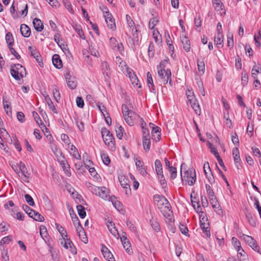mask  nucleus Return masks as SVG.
<instances>
[{
  "label": "nucleus",
  "instance_id": "nucleus-1",
  "mask_svg": "<svg viewBox=\"0 0 261 261\" xmlns=\"http://www.w3.org/2000/svg\"><path fill=\"white\" fill-rule=\"evenodd\" d=\"M56 225L57 229L62 237V238L60 239L61 245L66 249L69 248L70 251L73 254H76V249L74 247L72 241L69 238H68V236L66 230H65L64 228L60 224L56 223Z\"/></svg>",
  "mask_w": 261,
  "mask_h": 261
},
{
  "label": "nucleus",
  "instance_id": "nucleus-2",
  "mask_svg": "<svg viewBox=\"0 0 261 261\" xmlns=\"http://www.w3.org/2000/svg\"><path fill=\"white\" fill-rule=\"evenodd\" d=\"M10 72L13 77L17 81L20 80L24 76V74H26L25 68L20 64L11 66Z\"/></svg>",
  "mask_w": 261,
  "mask_h": 261
},
{
  "label": "nucleus",
  "instance_id": "nucleus-3",
  "mask_svg": "<svg viewBox=\"0 0 261 261\" xmlns=\"http://www.w3.org/2000/svg\"><path fill=\"white\" fill-rule=\"evenodd\" d=\"M89 188L93 194L99 196L103 199L108 200L110 197L109 190L105 187H99L91 185L89 186Z\"/></svg>",
  "mask_w": 261,
  "mask_h": 261
},
{
  "label": "nucleus",
  "instance_id": "nucleus-4",
  "mask_svg": "<svg viewBox=\"0 0 261 261\" xmlns=\"http://www.w3.org/2000/svg\"><path fill=\"white\" fill-rule=\"evenodd\" d=\"M153 198L155 204L161 212L162 210H164V209L171 206L170 203L165 196L160 195H155Z\"/></svg>",
  "mask_w": 261,
  "mask_h": 261
},
{
  "label": "nucleus",
  "instance_id": "nucleus-5",
  "mask_svg": "<svg viewBox=\"0 0 261 261\" xmlns=\"http://www.w3.org/2000/svg\"><path fill=\"white\" fill-rule=\"evenodd\" d=\"M171 77V72L169 69H159L158 70V80L160 85H165L168 83L169 79Z\"/></svg>",
  "mask_w": 261,
  "mask_h": 261
},
{
  "label": "nucleus",
  "instance_id": "nucleus-6",
  "mask_svg": "<svg viewBox=\"0 0 261 261\" xmlns=\"http://www.w3.org/2000/svg\"><path fill=\"white\" fill-rule=\"evenodd\" d=\"M101 133L103 140L106 145H114L115 141L113 135L107 128L102 127Z\"/></svg>",
  "mask_w": 261,
  "mask_h": 261
},
{
  "label": "nucleus",
  "instance_id": "nucleus-7",
  "mask_svg": "<svg viewBox=\"0 0 261 261\" xmlns=\"http://www.w3.org/2000/svg\"><path fill=\"white\" fill-rule=\"evenodd\" d=\"M104 16L108 27L112 30H115L116 24L115 20L113 18L112 14L109 12H106Z\"/></svg>",
  "mask_w": 261,
  "mask_h": 261
},
{
  "label": "nucleus",
  "instance_id": "nucleus-8",
  "mask_svg": "<svg viewBox=\"0 0 261 261\" xmlns=\"http://www.w3.org/2000/svg\"><path fill=\"white\" fill-rule=\"evenodd\" d=\"M166 219V222L168 223H172L174 222V219L173 217L172 211H171V207L166 208L162 210L161 212Z\"/></svg>",
  "mask_w": 261,
  "mask_h": 261
},
{
  "label": "nucleus",
  "instance_id": "nucleus-9",
  "mask_svg": "<svg viewBox=\"0 0 261 261\" xmlns=\"http://www.w3.org/2000/svg\"><path fill=\"white\" fill-rule=\"evenodd\" d=\"M110 44L112 49L116 51L121 52L123 50V45L122 43H119L115 38L110 39Z\"/></svg>",
  "mask_w": 261,
  "mask_h": 261
},
{
  "label": "nucleus",
  "instance_id": "nucleus-10",
  "mask_svg": "<svg viewBox=\"0 0 261 261\" xmlns=\"http://www.w3.org/2000/svg\"><path fill=\"white\" fill-rule=\"evenodd\" d=\"M67 86L71 89H74L76 87V83L75 81V77L70 74L69 73H66L64 75Z\"/></svg>",
  "mask_w": 261,
  "mask_h": 261
},
{
  "label": "nucleus",
  "instance_id": "nucleus-11",
  "mask_svg": "<svg viewBox=\"0 0 261 261\" xmlns=\"http://www.w3.org/2000/svg\"><path fill=\"white\" fill-rule=\"evenodd\" d=\"M28 50L30 51L31 56H33L38 63L39 66L41 67L43 66V63L40 53L38 52L36 49L33 48L31 46L28 47Z\"/></svg>",
  "mask_w": 261,
  "mask_h": 261
},
{
  "label": "nucleus",
  "instance_id": "nucleus-12",
  "mask_svg": "<svg viewBox=\"0 0 261 261\" xmlns=\"http://www.w3.org/2000/svg\"><path fill=\"white\" fill-rule=\"evenodd\" d=\"M186 175L187 176V182L188 184L190 186L193 185L196 179L195 172H192V170L185 171L184 177Z\"/></svg>",
  "mask_w": 261,
  "mask_h": 261
},
{
  "label": "nucleus",
  "instance_id": "nucleus-13",
  "mask_svg": "<svg viewBox=\"0 0 261 261\" xmlns=\"http://www.w3.org/2000/svg\"><path fill=\"white\" fill-rule=\"evenodd\" d=\"M101 251L103 257L108 261H115L112 253L106 246L102 245Z\"/></svg>",
  "mask_w": 261,
  "mask_h": 261
},
{
  "label": "nucleus",
  "instance_id": "nucleus-14",
  "mask_svg": "<svg viewBox=\"0 0 261 261\" xmlns=\"http://www.w3.org/2000/svg\"><path fill=\"white\" fill-rule=\"evenodd\" d=\"M246 240L249 246H250L254 250L261 254L259 252V247L257 245L256 241L250 236H246Z\"/></svg>",
  "mask_w": 261,
  "mask_h": 261
},
{
  "label": "nucleus",
  "instance_id": "nucleus-15",
  "mask_svg": "<svg viewBox=\"0 0 261 261\" xmlns=\"http://www.w3.org/2000/svg\"><path fill=\"white\" fill-rule=\"evenodd\" d=\"M136 117H139V116L137 115L135 112H129V114L127 113V116H124L125 122L129 126L134 125V122L133 119Z\"/></svg>",
  "mask_w": 261,
  "mask_h": 261
},
{
  "label": "nucleus",
  "instance_id": "nucleus-16",
  "mask_svg": "<svg viewBox=\"0 0 261 261\" xmlns=\"http://www.w3.org/2000/svg\"><path fill=\"white\" fill-rule=\"evenodd\" d=\"M101 70L103 72V74L105 76L106 80H107L110 77V72L109 70V66L106 61H103L101 63Z\"/></svg>",
  "mask_w": 261,
  "mask_h": 261
},
{
  "label": "nucleus",
  "instance_id": "nucleus-17",
  "mask_svg": "<svg viewBox=\"0 0 261 261\" xmlns=\"http://www.w3.org/2000/svg\"><path fill=\"white\" fill-rule=\"evenodd\" d=\"M52 61L53 65L58 69H60L62 67V62L60 59L59 55L55 54L52 58Z\"/></svg>",
  "mask_w": 261,
  "mask_h": 261
},
{
  "label": "nucleus",
  "instance_id": "nucleus-18",
  "mask_svg": "<svg viewBox=\"0 0 261 261\" xmlns=\"http://www.w3.org/2000/svg\"><path fill=\"white\" fill-rule=\"evenodd\" d=\"M59 162L60 163V165H61L62 167L63 168L64 172H65L66 174L69 176L70 175V172L69 171V165L68 163H67V161L64 159V157H63V160H59Z\"/></svg>",
  "mask_w": 261,
  "mask_h": 261
},
{
  "label": "nucleus",
  "instance_id": "nucleus-19",
  "mask_svg": "<svg viewBox=\"0 0 261 261\" xmlns=\"http://www.w3.org/2000/svg\"><path fill=\"white\" fill-rule=\"evenodd\" d=\"M33 23L35 29L38 32H41L43 29V24L42 21L36 18L33 20Z\"/></svg>",
  "mask_w": 261,
  "mask_h": 261
},
{
  "label": "nucleus",
  "instance_id": "nucleus-20",
  "mask_svg": "<svg viewBox=\"0 0 261 261\" xmlns=\"http://www.w3.org/2000/svg\"><path fill=\"white\" fill-rule=\"evenodd\" d=\"M181 41L183 45V48L186 51L189 52L190 50L191 45L190 40L186 36L181 37Z\"/></svg>",
  "mask_w": 261,
  "mask_h": 261
},
{
  "label": "nucleus",
  "instance_id": "nucleus-21",
  "mask_svg": "<svg viewBox=\"0 0 261 261\" xmlns=\"http://www.w3.org/2000/svg\"><path fill=\"white\" fill-rule=\"evenodd\" d=\"M20 32L22 35L24 37H29L31 35L30 28L25 24H22L20 26Z\"/></svg>",
  "mask_w": 261,
  "mask_h": 261
},
{
  "label": "nucleus",
  "instance_id": "nucleus-22",
  "mask_svg": "<svg viewBox=\"0 0 261 261\" xmlns=\"http://www.w3.org/2000/svg\"><path fill=\"white\" fill-rule=\"evenodd\" d=\"M147 84L148 87L150 88V86L151 87V89H150L151 92L153 93L155 92V88L154 85L153 84V79L151 73L149 72L147 73Z\"/></svg>",
  "mask_w": 261,
  "mask_h": 261
},
{
  "label": "nucleus",
  "instance_id": "nucleus-23",
  "mask_svg": "<svg viewBox=\"0 0 261 261\" xmlns=\"http://www.w3.org/2000/svg\"><path fill=\"white\" fill-rule=\"evenodd\" d=\"M189 103H190L191 107L194 110L195 113L198 115H200L201 114V109L200 108V106L197 99H195L194 101L190 102Z\"/></svg>",
  "mask_w": 261,
  "mask_h": 261
},
{
  "label": "nucleus",
  "instance_id": "nucleus-24",
  "mask_svg": "<svg viewBox=\"0 0 261 261\" xmlns=\"http://www.w3.org/2000/svg\"><path fill=\"white\" fill-rule=\"evenodd\" d=\"M109 201H111L114 206L119 211L121 209V203L120 201L116 199L115 196H111L108 199Z\"/></svg>",
  "mask_w": 261,
  "mask_h": 261
},
{
  "label": "nucleus",
  "instance_id": "nucleus-25",
  "mask_svg": "<svg viewBox=\"0 0 261 261\" xmlns=\"http://www.w3.org/2000/svg\"><path fill=\"white\" fill-rule=\"evenodd\" d=\"M119 182L122 188L128 186L129 184V179L128 178L123 175H120L118 176Z\"/></svg>",
  "mask_w": 261,
  "mask_h": 261
},
{
  "label": "nucleus",
  "instance_id": "nucleus-26",
  "mask_svg": "<svg viewBox=\"0 0 261 261\" xmlns=\"http://www.w3.org/2000/svg\"><path fill=\"white\" fill-rule=\"evenodd\" d=\"M212 4L215 9L218 11L224 9V6L220 0H212Z\"/></svg>",
  "mask_w": 261,
  "mask_h": 261
},
{
  "label": "nucleus",
  "instance_id": "nucleus-27",
  "mask_svg": "<svg viewBox=\"0 0 261 261\" xmlns=\"http://www.w3.org/2000/svg\"><path fill=\"white\" fill-rule=\"evenodd\" d=\"M21 175L18 174V175L23 179L25 182H28L30 177V173H29L27 168L20 171Z\"/></svg>",
  "mask_w": 261,
  "mask_h": 261
},
{
  "label": "nucleus",
  "instance_id": "nucleus-28",
  "mask_svg": "<svg viewBox=\"0 0 261 261\" xmlns=\"http://www.w3.org/2000/svg\"><path fill=\"white\" fill-rule=\"evenodd\" d=\"M115 62L121 68V70L124 72V69H127V66L125 62L119 57H116Z\"/></svg>",
  "mask_w": 261,
  "mask_h": 261
},
{
  "label": "nucleus",
  "instance_id": "nucleus-29",
  "mask_svg": "<svg viewBox=\"0 0 261 261\" xmlns=\"http://www.w3.org/2000/svg\"><path fill=\"white\" fill-rule=\"evenodd\" d=\"M6 41L8 44L9 48L13 46L14 44V39L12 34L10 32H8L6 34L5 37Z\"/></svg>",
  "mask_w": 261,
  "mask_h": 261
},
{
  "label": "nucleus",
  "instance_id": "nucleus-30",
  "mask_svg": "<svg viewBox=\"0 0 261 261\" xmlns=\"http://www.w3.org/2000/svg\"><path fill=\"white\" fill-rule=\"evenodd\" d=\"M45 101L47 103L48 106L49 107L50 110H51L54 113L57 114L58 111L56 109L55 106L54 105L52 100L48 95H47L45 98Z\"/></svg>",
  "mask_w": 261,
  "mask_h": 261
},
{
  "label": "nucleus",
  "instance_id": "nucleus-31",
  "mask_svg": "<svg viewBox=\"0 0 261 261\" xmlns=\"http://www.w3.org/2000/svg\"><path fill=\"white\" fill-rule=\"evenodd\" d=\"M3 104L5 111L7 114L9 116H12V110L11 107L9 103V102L7 100L3 99Z\"/></svg>",
  "mask_w": 261,
  "mask_h": 261
},
{
  "label": "nucleus",
  "instance_id": "nucleus-32",
  "mask_svg": "<svg viewBox=\"0 0 261 261\" xmlns=\"http://www.w3.org/2000/svg\"><path fill=\"white\" fill-rule=\"evenodd\" d=\"M208 198L210 199V202L212 204L213 208H218V211L221 212V208H219V207H220L219 205L217 204V200L216 196L215 195H214L213 196H208Z\"/></svg>",
  "mask_w": 261,
  "mask_h": 261
},
{
  "label": "nucleus",
  "instance_id": "nucleus-33",
  "mask_svg": "<svg viewBox=\"0 0 261 261\" xmlns=\"http://www.w3.org/2000/svg\"><path fill=\"white\" fill-rule=\"evenodd\" d=\"M208 224H206L204 222H203V223H201L200 224V227L202 230L203 233H204V235L207 237L209 238L211 236V232L210 230V228L207 226Z\"/></svg>",
  "mask_w": 261,
  "mask_h": 261
},
{
  "label": "nucleus",
  "instance_id": "nucleus-34",
  "mask_svg": "<svg viewBox=\"0 0 261 261\" xmlns=\"http://www.w3.org/2000/svg\"><path fill=\"white\" fill-rule=\"evenodd\" d=\"M33 116L34 118L36 123L38 124L39 127L42 128V127H45V125L42 122L41 119L39 116L38 113L36 112H33Z\"/></svg>",
  "mask_w": 261,
  "mask_h": 261
},
{
  "label": "nucleus",
  "instance_id": "nucleus-35",
  "mask_svg": "<svg viewBox=\"0 0 261 261\" xmlns=\"http://www.w3.org/2000/svg\"><path fill=\"white\" fill-rule=\"evenodd\" d=\"M223 35L222 33H217V35L216 36H215L214 38V42L216 45H221V46H223Z\"/></svg>",
  "mask_w": 261,
  "mask_h": 261
},
{
  "label": "nucleus",
  "instance_id": "nucleus-36",
  "mask_svg": "<svg viewBox=\"0 0 261 261\" xmlns=\"http://www.w3.org/2000/svg\"><path fill=\"white\" fill-rule=\"evenodd\" d=\"M155 169L157 174H161L163 172L162 165L159 160H156L154 162Z\"/></svg>",
  "mask_w": 261,
  "mask_h": 261
},
{
  "label": "nucleus",
  "instance_id": "nucleus-37",
  "mask_svg": "<svg viewBox=\"0 0 261 261\" xmlns=\"http://www.w3.org/2000/svg\"><path fill=\"white\" fill-rule=\"evenodd\" d=\"M77 211L79 216L82 218H84L86 216V212L85 207L82 205L76 206Z\"/></svg>",
  "mask_w": 261,
  "mask_h": 261
},
{
  "label": "nucleus",
  "instance_id": "nucleus-38",
  "mask_svg": "<svg viewBox=\"0 0 261 261\" xmlns=\"http://www.w3.org/2000/svg\"><path fill=\"white\" fill-rule=\"evenodd\" d=\"M245 216L249 224L253 227L255 226L256 223L253 218L252 214L247 212L245 213Z\"/></svg>",
  "mask_w": 261,
  "mask_h": 261
},
{
  "label": "nucleus",
  "instance_id": "nucleus-39",
  "mask_svg": "<svg viewBox=\"0 0 261 261\" xmlns=\"http://www.w3.org/2000/svg\"><path fill=\"white\" fill-rule=\"evenodd\" d=\"M234 239L236 240V241H237V239L232 238V240H234ZM240 245V243L239 241H238V243L237 241H236L235 247L237 250L238 254H240L241 256H245V252H244V250L243 249V248Z\"/></svg>",
  "mask_w": 261,
  "mask_h": 261
},
{
  "label": "nucleus",
  "instance_id": "nucleus-40",
  "mask_svg": "<svg viewBox=\"0 0 261 261\" xmlns=\"http://www.w3.org/2000/svg\"><path fill=\"white\" fill-rule=\"evenodd\" d=\"M124 248L125 249L126 251L129 253L130 254L132 252V248H131V245L130 243L128 240V239L126 240V241L121 242Z\"/></svg>",
  "mask_w": 261,
  "mask_h": 261
},
{
  "label": "nucleus",
  "instance_id": "nucleus-41",
  "mask_svg": "<svg viewBox=\"0 0 261 261\" xmlns=\"http://www.w3.org/2000/svg\"><path fill=\"white\" fill-rule=\"evenodd\" d=\"M116 134L117 138L119 139H121L124 132V128L122 126H118L115 128Z\"/></svg>",
  "mask_w": 261,
  "mask_h": 261
},
{
  "label": "nucleus",
  "instance_id": "nucleus-42",
  "mask_svg": "<svg viewBox=\"0 0 261 261\" xmlns=\"http://www.w3.org/2000/svg\"><path fill=\"white\" fill-rule=\"evenodd\" d=\"M150 138L143 139V148L146 151H148L150 150Z\"/></svg>",
  "mask_w": 261,
  "mask_h": 261
},
{
  "label": "nucleus",
  "instance_id": "nucleus-43",
  "mask_svg": "<svg viewBox=\"0 0 261 261\" xmlns=\"http://www.w3.org/2000/svg\"><path fill=\"white\" fill-rule=\"evenodd\" d=\"M248 82V75L246 71L243 70L242 72V84L243 86L247 85Z\"/></svg>",
  "mask_w": 261,
  "mask_h": 261
},
{
  "label": "nucleus",
  "instance_id": "nucleus-44",
  "mask_svg": "<svg viewBox=\"0 0 261 261\" xmlns=\"http://www.w3.org/2000/svg\"><path fill=\"white\" fill-rule=\"evenodd\" d=\"M77 226L75 225L76 227V229L77 232L79 233V236L80 238H81V236H85V232L81 225L80 222H78Z\"/></svg>",
  "mask_w": 261,
  "mask_h": 261
},
{
  "label": "nucleus",
  "instance_id": "nucleus-45",
  "mask_svg": "<svg viewBox=\"0 0 261 261\" xmlns=\"http://www.w3.org/2000/svg\"><path fill=\"white\" fill-rule=\"evenodd\" d=\"M150 225L152 228L156 232L160 230V226L159 223L155 220L152 219L150 221Z\"/></svg>",
  "mask_w": 261,
  "mask_h": 261
},
{
  "label": "nucleus",
  "instance_id": "nucleus-46",
  "mask_svg": "<svg viewBox=\"0 0 261 261\" xmlns=\"http://www.w3.org/2000/svg\"><path fill=\"white\" fill-rule=\"evenodd\" d=\"M168 170L170 172V177L172 179H174L177 176L176 168L173 166H170L167 168Z\"/></svg>",
  "mask_w": 261,
  "mask_h": 261
},
{
  "label": "nucleus",
  "instance_id": "nucleus-47",
  "mask_svg": "<svg viewBox=\"0 0 261 261\" xmlns=\"http://www.w3.org/2000/svg\"><path fill=\"white\" fill-rule=\"evenodd\" d=\"M70 150L73 151V156L75 159L77 160L81 159V155L79 153L77 149H76L74 145H71Z\"/></svg>",
  "mask_w": 261,
  "mask_h": 261
},
{
  "label": "nucleus",
  "instance_id": "nucleus-48",
  "mask_svg": "<svg viewBox=\"0 0 261 261\" xmlns=\"http://www.w3.org/2000/svg\"><path fill=\"white\" fill-rule=\"evenodd\" d=\"M159 20L156 18H153L150 19L149 22V28L153 30L155 26L158 23Z\"/></svg>",
  "mask_w": 261,
  "mask_h": 261
},
{
  "label": "nucleus",
  "instance_id": "nucleus-49",
  "mask_svg": "<svg viewBox=\"0 0 261 261\" xmlns=\"http://www.w3.org/2000/svg\"><path fill=\"white\" fill-rule=\"evenodd\" d=\"M74 28L76 33L80 36V38L84 39L85 35L81 26L76 25L75 27H74Z\"/></svg>",
  "mask_w": 261,
  "mask_h": 261
},
{
  "label": "nucleus",
  "instance_id": "nucleus-50",
  "mask_svg": "<svg viewBox=\"0 0 261 261\" xmlns=\"http://www.w3.org/2000/svg\"><path fill=\"white\" fill-rule=\"evenodd\" d=\"M179 228L181 232L186 236H189V230L187 227L182 224H180Z\"/></svg>",
  "mask_w": 261,
  "mask_h": 261
},
{
  "label": "nucleus",
  "instance_id": "nucleus-51",
  "mask_svg": "<svg viewBox=\"0 0 261 261\" xmlns=\"http://www.w3.org/2000/svg\"><path fill=\"white\" fill-rule=\"evenodd\" d=\"M63 3L65 7L71 13H73L74 11L72 8L71 4L68 0H64Z\"/></svg>",
  "mask_w": 261,
  "mask_h": 261
},
{
  "label": "nucleus",
  "instance_id": "nucleus-52",
  "mask_svg": "<svg viewBox=\"0 0 261 261\" xmlns=\"http://www.w3.org/2000/svg\"><path fill=\"white\" fill-rule=\"evenodd\" d=\"M53 93L55 99L56 100L57 102H58L60 98V93L58 89H57V88H56V87H55V88L53 89Z\"/></svg>",
  "mask_w": 261,
  "mask_h": 261
},
{
  "label": "nucleus",
  "instance_id": "nucleus-53",
  "mask_svg": "<svg viewBox=\"0 0 261 261\" xmlns=\"http://www.w3.org/2000/svg\"><path fill=\"white\" fill-rule=\"evenodd\" d=\"M12 237L8 236L3 238L0 241V245H4V244H9L12 241Z\"/></svg>",
  "mask_w": 261,
  "mask_h": 261
},
{
  "label": "nucleus",
  "instance_id": "nucleus-54",
  "mask_svg": "<svg viewBox=\"0 0 261 261\" xmlns=\"http://www.w3.org/2000/svg\"><path fill=\"white\" fill-rule=\"evenodd\" d=\"M158 176V178L160 181V184L162 187L164 188V187H166L167 185L166 181L165 180V178L164 177L163 173H162L161 174H157Z\"/></svg>",
  "mask_w": 261,
  "mask_h": 261
},
{
  "label": "nucleus",
  "instance_id": "nucleus-55",
  "mask_svg": "<svg viewBox=\"0 0 261 261\" xmlns=\"http://www.w3.org/2000/svg\"><path fill=\"white\" fill-rule=\"evenodd\" d=\"M101 157L103 163L106 165H108L110 164V159L107 154L104 153H101Z\"/></svg>",
  "mask_w": 261,
  "mask_h": 261
},
{
  "label": "nucleus",
  "instance_id": "nucleus-56",
  "mask_svg": "<svg viewBox=\"0 0 261 261\" xmlns=\"http://www.w3.org/2000/svg\"><path fill=\"white\" fill-rule=\"evenodd\" d=\"M186 95L188 100L189 102L192 101H194L195 99H196V97L193 95V92H191L190 90L186 91Z\"/></svg>",
  "mask_w": 261,
  "mask_h": 261
},
{
  "label": "nucleus",
  "instance_id": "nucleus-57",
  "mask_svg": "<svg viewBox=\"0 0 261 261\" xmlns=\"http://www.w3.org/2000/svg\"><path fill=\"white\" fill-rule=\"evenodd\" d=\"M24 198L27 202L30 205L33 206L35 204L34 200L31 195L29 194H25L24 195Z\"/></svg>",
  "mask_w": 261,
  "mask_h": 261
},
{
  "label": "nucleus",
  "instance_id": "nucleus-58",
  "mask_svg": "<svg viewBox=\"0 0 261 261\" xmlns=\"http://www.w3.org/2000/svg\"><path fill=\"white\" fill-rule=\"evenodd\" d=\"M75 120H76L75 122H76V126L78 127V128L79 129V130H81V132L84 131L85 129V127H84V123L83 122V121L78 119H76Z\"/></svg>",
  "mask_w": 261,
  "mask_h": 261
},
{
  "label": "nucleus",
  "instance_id": "nucleus-59",
  "mask_svg": "<svg viewBox=\"0 0 261 261\" xmlns=\"http://www.w3.org/2000/svg\"><path fill=\"white\" fill-rule=\"evenodd\" d=\"M40 236L42 238L43 240H44V237H47V232L46 228L44 226H41L40 228Z\"/></svg>",
  "mask_w": 261,
  "mask_h": 261
},
{
  "label": "nucleus",
  "instance_id": "nucleus-60",
  "mask_svg": "<svg viewBox=\"0 0 261 261\" xmlns=\"http://www.w3.org/2000/svg\"><path fill=\"white\" fill-rule=\"evenodd\" d=\"M142 134L143 139L150 138L149 130L145 128L144 126H142Z\"/></svg>",
  "mask_w": 261,
  "mask_h": 261
},
{
  "label": "nucleus",
  "instance_id": "nucleus-61",
  "mask_svg": "<svg viewBox=\"0 0 261 261\" xmlns=\"http://www.w3.org/2000/svg\"><path fill=\"white\" fill-rule=\"evenodd\" d=\"M231 140L232 143L236 146H239V140L238 135L236 133L234 134L231 137Z\"/></svg>",
  "mask_w": 261,
  "mask_h": 261
},
{
  "label": "nucleus",
  "instance_id": "nucleus-62",
  "mask_svg": "<svg viewBox=\"0 0 261 261\" xmlns=\"http://www.w3.org/2000/svg\"><path fill=\"white\" fill-rule=\"evenodd\" d=\"M89 51L91 53V55L93 56L98 57L99 56L98 51L95 48H94L92 45H89Z\"/></svg>",
  "mask_w": 261,
  "mask_h": 261
},
{
  "label": "nucleus",
  "instance_id": "nucleus-63",
  "mask_svg": "<svg viewBox=\"0 0 261 261\" xmlns=\"http://www.w3.org/2000/svg\"><path fill=\"white\" fill-rule=\"evenodd\" d=\"M13 144L18 151H20L21 150V147L19 142L16 137H13Z\"/></svg>",
  "mask_w": 261,
  "mask_h": 261
},
{
  "label": "nucleus",
  "instance_id": "nucleus-64",
  "mask_svg": "<svg viewBox=\"0 0 261 261\" xmlns=\"http://www.w3.org/2000/svg\"><path fill=\"white\" fill-rule=\"evenodd\" d=\"M227 46L230 48H232L233 46V35L232 34H230L227 37Z\"/></svg>",
  "mask_w": 261,
  "mask_h": 261
}]
</instances>
